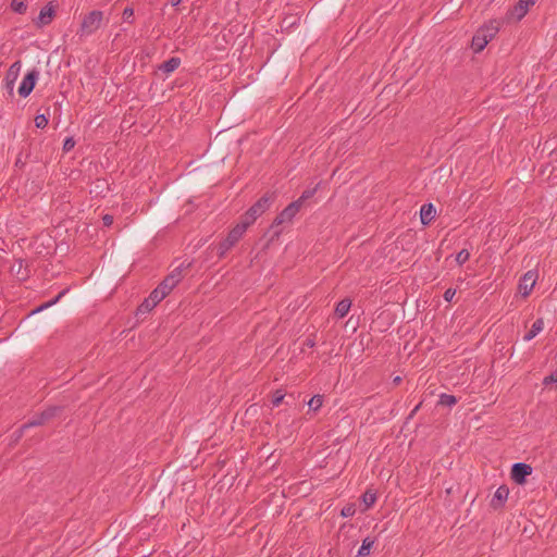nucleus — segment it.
<instances>
[{
    "label": "nucleus",
    "mask_w": 557,
    "mask_h": 557,
    "mask_svg": "<svg viewBox=\"0 0 557 557\" xmlns=\"http://www.w3.org/2000/svg\"><path fill=\"white\" fill-rule=\"evenodd\" d=\"M457 401H458V399L456 396L449 395V394H442L440 396L438 404L442 406L451 407V406L456 405Z\"/></svg>",
    "instance_id": "obj_29"
},
{
    "label": "nucleus",
    "mask_w": 557,
    "mask_h": 557,
    "mask_svg": "<svg viewBox=\"0 0 557 557\" xmlns=\"http://www.w3.org/2000/svg\"><path fill=\"white\" fill-rule=\"evenodd\" d=\"M25 165V162L22 161L21 156L16 159L15 166L23 168Z\"/></svg>",
    "instance_id": "obj_43"
},
{
    "label": "nucleus",
    "mask_w": 557,
    "mask_h": 557,
    "mask_svg": "<svg viewBox=\"0 0 557 557\" xmlns=\"http://www.w3.org/2000/svg\"><path fill=\"white\" fill-rule=\"evenodd\" d=\"M356 513V507L354 504H347L341 510V516L344 518L352 517Z\"/></svg>",
    "instance_id": "obj_32"
},
{
    "label": "nucleus",
    "mask_w": 557,
    "mask_h": 557,
    "mask_svg": "<svg viewBox=\"0 0 557 557\" xmlns=\"http://www.w3.org/2000/svg\"><path fill=\"white\" fill-rule=\"evenodd\" d=\"M536 0H519L509 11L508 15L516 21H520L525 16L529 8L533 5Z\"/></svg>",
    "instance_id": "obj_8"
},
{
    "label": "nucleus",
    "mask_w": 557,
    "mask_h": 557,
    "mask_svg": "<svg viewBox=\"0 0 557 557\" xmlns=\"http://www.w3.org/2000/svg\"><path fill=\"white\" fill-rule=\"evenodd\" d=\"M436 215V209L433 203H424L420 210V220L423 225H429Z\"/></svg>",
    "instance_id": "obj_15"
},
{
    "label": "nucleus",
    "mask_w": 557,
    "mask_h": 557,
    "mask_svg": "<svg viewBox=\"0 0 557 557\" xmlns=\"http://www.w3.org/2000/svg\"><path fill=\"white\" fill-rule=\"evenodd\" d=\"M166 296L161 293L158 287H156L147 297L154 306H157L161 300H163Z\"/></svg>",
    "instance_id": "obj_31"
},
{
    "label": "nucleus",
    "mask_w": 557,
    "mask_h": 557,
    "mask_svg": "<svg viewBox=\"0 0 557 557\" xmlns=\"http://www.w3.org/2000/svg\"><path fill=\"white\" fill-rule=\"evenodd\" d=\"M103 21V12L94 10L84 16L78 33L83 35H91L101 27Z\"/></svg>",
    "instance_id": "obj_4"
},
{
    "label": "nucleus",
    "mask_w": 557,
    "mask_h": 557,
    "mask_svg": "<svg viewBox=\"0 0 557 557\" xmlns=\"http://www.w3.org/2000/svg\"><path fill=\"white\" fill-rule=\"evenodd\" d=\"M285 398V394L282 392V389H276L272 397V404L273 406L277 407L280 406Z\"/></svg>",
    "instance_id": "obj_35"
},
{
    "label": "nucleus",
    "mask_w": 557,
    "mask_h": 557,
    "mask_svg": "<svg viewBox=\"0 0 557 557\" xmlns=\"http://www.w3.org/2000/svg\"><path fill=\"white\" fill-rule=\"evenodd\" d=\"M275 198L276 194L274 191H267L242 215L240 222L249 227L271 207Z\"/></svg>",
    "instance_id": "obj_1"
},
{
    "label": "nucleus",
    "mask_w": 557,
    "mask_h": 557,
    "mask_svg": "<svg viewBox=\"0 0 557 557\" xmlns=\"http://www.w3.org/2000/svg\"><path fill=\"white\" fill-rule=\"evenodd\" d=\"M181 2L182 0H170L172 7H177Z\"/></svg>",
    "instance_id": "obj_44"
},
{
    "label": "nucleus",
    "mask_w": 557,
    "mask_h": 557,
    "mask_svg": "<svg viewBox=\"0 0 557 557\" xmlns=\"http://www.w3.org/2000/svg\"><path fill=\"white\" fill-rule=\"evenodd\" d=\"M75 146V140L73 137H66L63 141V151L69 152L71 151Z\"/></svg>",
    "instance_id": "obj_37"
},
{
    "label": "nucleus",
    "mask_w": 557,
    "mask_h": 557,
    "mask_svg": "<svg viewBox=\"0 0 557 557\" xmlns=\"http://www.w3.org/2000/svg\"><path fill=\"white\" fill-rule=\"evenodd\" d=\"M400 382H401V377H400V376H396V377L394 379V383H395V384H399Z\"/></svg>",
    "instance_id": "obj_45"
},
{
    "label": "nucleus",
    "mask_w": 557,
    "mask_h": 557,
    "mask_svg": "<svg viewBox=\"0 0 557 557\" xmlns=\"http://www.w3.org/2000/svg\"><path fill=\"white\" fill-rule=\"evenodd\" d=\"M421 405H422V403H419V404H418V405L412 409V411L410 412V414H409L408 419L412 418V417L417 413V411L420 409Z\"/></svg>",
    "instance_id": "obj_42"
},
{
    "label": "nucleus",
    "mask_w": 557,
    "mask_h": 557,
    "mask_svg": "<svg viewBox=\"0 0 557 557\" xmlns=\"http://www.w3.org/2000/svg\"><path fill=\"white\" fill-rule=\"evenodd\" d=\"M113 221H114V219H113V215H111V214H104L102 216V223L106 227H110L113 224Z\"/></svg>",
    "instance_id": "obj_39"
},
{
    "label": "nucleus",
    "mask_w": 557,
    "mask_h": 557,
    "mask_svg": "<svg viewBox=\"0 0 557 557\" xmlns=\"http://www.w3.org/2000/svg\"><path fill=\"white\" fill-rule=\"evenodd\" d=\"M362 502L366 506V509L372 507L376 502V493L372 492L371 490L366 491L362 495Z\"/></svg>",
    "instance_id": "obj_27"
},
{
    "label": "nucleus",
    "mask_w": 557,
    "mask_h": 557,
    "mask_svg": "<svg viewBox=\"0 0 557 557\" xmlns=\"http://www.w3.org/2000/svg\"><path fill=\"white\" fill-rule=\"evenodd\" d=\"M553 383H557V371L552 372L549 375L545 376L543 380V385L547 386ZM557 387V385H556Z\"/></svg>",
    "instance_id": "obj_38"
},
{
    "label": "nucleus",
    "mask_w": 557,
    "mask_h": 557,
    "mask_svg": "<svg viewBox=\"0 0 557 557\" xmlns=\"http://www.w3.org/2000/svg\"><path fill=\"white\" fill-rule=\"evenodd\" d=\"M543 329H544V320H543V318H537L533 322L530 331L524 335V341L529 342V341L533 339L540 332H542Z\"/></svg>",
    "instance_id": "obj_19"
},
{
    "label": "nucleus",
    "mask_w": 557,
    "mask_h": 557,
    "mask_svg": "<svg viewBox=\"0 0 557 557\" xmlns=\"http://www.w3.org/2000/svg\"><path fill=\"white\" fill-rule=\"evenodd\" d=\"M11 271L15 273L18 281H26L30 276V271L28 270V267H24V260L18 259L14 262V264L11 267Z\"/></svg>",
    "instance_id": "obj_14"
},
{
    "label": "nucleus",
    "mask_w": 557,
    "mask_h": 557,
    "mask_svg": "<svg viewBox=\"0 0 557 557\" xmlns=\"http://www.w3.org/2000/svg\"><path fill=\"white\" fill-rule=\"evenodd\" d=\"M488 39H486V35L484 34V30H481L480 28L476 30L474 36L472 37L471 48L475 53L481 52L486 45L488 44Z\"/></svg>",
    "instance_id": "obj_13"
},
{
    "label": "nucleus",
    "mask_w": 557,
    "mask_h": 557,
    "mask_svg": "<svg viewBox=\"0 0 557 557\" xmlns=\"http://www.w3.org/2000/svg\"><path fill=\"white\" fill-rule=\"evenodd\" d=\"M29 429V426H26V423L21 425L13 434H12V441L10 443V446L16 445L21 438L24 435V432Z\"/></svg>",
    "instance_id": "obj_30"
},
{
    "label": "nucleus",
    "mask_w": 557,
    "mask_h": 557,
    "mask_svg": "<svg viewBox=\"0 0 557 557\" xmlns=\"http://www.w3.org/2000/svg\"><path fill=\"white\" fill-rule=\"evenodd\" d=\"M532 467L528 463H513L510 471V478L518 485H523L527 482V478L532 473Z\"/></svg>",
    "instance_id": "obj_6"
},
{
    "label": "nucleus",
    "mask_w": 557,
    "mask_h": 557,
    "mask_svg": "<svg viewBox=\"0 0 557 557\" xmlns=\"http://www.w3.org/2000/svg\"><path fill=\"white\" fill-rule=\"evenodd\" d=\"M11 9L18 14L25 13L27 10V0H12Z\"/></svg>",
    "instance_id": "obj_28"
},
{
    "label": "nucleus",
    "mask_w": 557,
    "mask_h": 557,
    "mask_svg": "<svg viewBox=\"0 0 557 557\" xmlns=\"http://www.w3.org/2000/svg\"><path fill=\"white\" fill-rule=\"evenodd\" d=\"M323 405V396L322 395H314L313 397L310 398V400L308 401V407H309V410L315 412L318 411Z\"/></svg>",
    "instance_id": "obj_26"
},
{
    "label": "nucleus",
    "mask_w": 557,
    "mask_h": 557,
    "mask_svg": "<svg viewBox=\"0 0 557 557\" xmlns=\"http://www.w3.org/2000/svg\"><path fill=\"white\" fill-rule=\"evenodd\" d=\"M455 295H456V289L448 288L444 293V299L446 301H451Z\"/></svg>",
    "instance_id": "obj_40"
},
{
    "label": "nucleus",
    "mask_w": 557,
    "mask_h": 557,
    "mask_svg": "<svg viewBox=\"0 0 557 557\" xmlns=\"http://www.w3.org/2000/svg\"><path fill=\"white\" fill-rule=\"evenodd\" d=\"M123 21L129 24L134 23V9L132 7H126L122 14Z\"/></svg>",
    "instance_id": "obj_34"
},
{
    "label": "nucleus",
    "mask_w": 557,
    "mask_h": 557,
    "mask_svg": "<svg viewBox=\"0 0 557 557\" xmlns=\"http://www.w3.org/2000/svg\"><path fill=\"white\" fill-rule=\"evenodd\" d=\"M470 258V252L467 250V249H462L460 250L457 256H456V262L459 264V265H462L463 263H466Z\"/></svg>",
    "instance_id": "obj_33"
},
{
    "label": "nucleus",
    "mask_w": 557,
    "mask_h": 557,
    "mask_svg": "<svg viewBox=\"0 0 557 557\" xmlns=\"http://www.w3.org/2000/svg\"><path fill=\"white\" fill-rule=\"evenodd\" d=\"M301 208L298 202H290L286 208H284L273 220L272 224L268 230V234H270V242L277 239L282 233V230L278 227L283 223H289L293 221L294 216L299 212Z\"/></svg>",
    "instance_id": "obj_2"
},
{
    "label": "nucleus",
    "mask_w": 557,
    "mask_h": 557,
    "mask_svg": "<svg viewBox=\"0 0 557 557\" xmlns=\"http://www.w3.org/2000/svg\"><path fill=\"white\" fill-rule=\"evenodd\" d=\"M22 63L20 60L15 61L7 71L4 82H5V88L8 89L9 94L12 96L14 90V84L20 75Z\"/></svg>",
    "instance_id": "obj_9"
},
{
    "label": "nucleus",
    "mask_w": 557,
    "mask_h": 557,
    "mask_svg": "<svg viewBox=\"0 0 557 557\" xmlns=\"http://www.w3.org/2000/svg\"><path fill=\"white\" fill-rule=\"evenodd\" d=\"M319 185L320 184H317L314 187L307 188L306 190H304L301 196L297 200H295V202H298L299 207L301 208L307 200L311 199L314 196V194L318 190Z\"/></svg>",
    "instance_id": "obj_24"
},
{
    "label": "nucleus",
    "mask_w": 557,
    "mask_h": 557,
    "mask_svg": "<svg viewBox=\"0 0 557 557\" xmlns=\"http://www.w3.org/2000/svg\"><path fill=\"white\" fill-rule=\"evenodd\" d=\"M508 495H509L508 486L500 485L494 493V496L490 503L491 508H493L494 510L502 509L505 506Z\"/></svg>",
    "instance_id": "obj_11"
},
{
    "label": "nucleus",
    "mask_w": 557,
    "mask_h": 557,
    "mask_svg": "<svg viewBox=\"0 0 557 557\" xmlns=\"http://www.w3.org/2000/svg\"><path fill=\"white\" fill-rule=\"evenodd\" d=\"M305 346L309 347V348H312L315 346V339H314V335H310L306 338L305 343H304Z\"/></svg>",
    "instance_id": "obj_41"
},
{
    "label": "nucleus",
    "mask_w": 557,
    "mask_h": 557,
    "mask_svg": "<svg viewBox=\"0 0 557 557\" xmlns=\"http://www.w3.org/2000/svg\"><path fill=\"white\" fill-rule=\"evenodd\" d=\"M54 16H55V9L52 5V3L50 2L40 10V13L35 23L38 27H42V26L50 24Z\"/></svg>",
    "instance_id": "obj_12"
},
{
    "label": "nucleus",
    "mask_w": 557,
    "mask_h": 557,
    "mask_svg": "<svg viewBox=\"0 0 557 557\" xmlns=\"http://www.w3.org/2000/svg\"><path fill=\"white\" fill-rule=\"evenodd\" d=\"M499 22L496 20L490 21L487 24L480 27L481 30H484L486 35V39L491 41L499 30Z\"/></svg>",
    "instance_id": "obj_17"
},
{
    "label": "nucleus",
    "mask_w": 557,
    "mask_h": 557,
    "mask_svg": "<svg viewBox=\"0 0 557 557\" xmlns=\"http://www.w3.org/2000/svg\"><path fill=\"white\" fill-rule=\"evenodd\" d=\"M535 285V273L528 271L519 281L518 289L523 297H527L532 292Z\"/></svg>",
    "instance_id": "obj_10"
},
{
    "label": "nucleus",
    "mask_w": 557,
    "mask_h": 557,
    "mask_svg": "<svg viewBox=\"0 0 557 557\" xmlns=\"http://www.w3.org/2000/svg\"><path fill=\"white\" fill-rule=\"evenodd\" d=\"M350 307L351 300L348 298H344L336 305L334 313L338 319H342L347 315Z\"/></svg>",
    "instance_id": "obj_18"
},
{
    "label": "nucleus",
    "mask_w": 557,
    "mask_h": 557,
    "mask_svg": "<svg viewBox=\"0 0 557 557\" xmlns=\"http://www.w3.org/2000/svg\"><path fill=\"white\" fill-rule=\"evenodd\" d=\"M39 72L36 69L29 71L23 78L20 87L18 95L23 98H26L34 90L36 83L38 81Z\"/></svg>",
    "instance_id": "obj_7"
},
{
    "label": "nucleus",
    "mask_w": 557,
    "mask_h": 557,
    "mask_svg": "<svg viewBox=\"0 0 557 557\" xmlns=\"http://www.w3.org/2000/svg\"><path fill=\"white\" fill-rule=\"evenodd\" d=\"M181 65V59L177 57H172L169 60L164 61L159 65V70L164 74H170L174 72Z\"/></svg>",
    "instance_id": "obj_16"
},
{
    "label": "nucleus",
    "mask_w": 557,
    "mask_h": 557,
    "mask_svg": "<svg viewBox=\"0 0 557 557\" xmlns=\"http://www.w3.org/2000/svg\"><path fill=\"white\" fill-rule=\"evenodd\" d=\"M156 306L148 298H145L144 301L138 306L136 310V315L140 317L148 312H150Z\"/></svg>",
    "instance_id": "obj_25"
},
{
    "label": "nucleus",
    "mask_w": 557,
    "mask_h": 557,
    "mask_svg": "<svg viewBox=\"0 0 557 557\" xmlns=\"http://www.w3.org/2000/svg\"><path fill=\"white\" fill-rule=\"evenodd\" d=\"M176 285L177 283H175L172 277L166 275L157 287L161 293L168 296Z\"/></svg>",
    "instance_id": "obj_21"
},
{
    "label": "nucleus",
    "mask_w": 557,
    "mask_h": 557,
    "mask_svg": "<svg viewBox=\"0 0 557 557\" xmlns=\"http://www.w3.org/2000/svg\"><path fill=\"white\" fill-rule=\"evenodd\" d=\"M247 228L245 224L239 222L228 232L227 236L216 247V256L219 259L225 257L227 251L239 242Z\"/></svg>",
    "instance_id": "obj_3"
},
{
    "label": "nucleus",
    "mask_w": 557,
    "mask_h": 557,
    "mask_svg": "<svg viewBox=\"0 0 557 557\" xmlns=\"http://www.w3.org/2000/svg\"><path fill=\"white\" fill-rule=\"evenodd\" d=\"M375 541L371 537H366L363 541H362V544L360 546V548L358 549V553H357V557H366L368 555H370V552L374 545Z\"/></svg>",
    "instance_id": "obj_20"
},
{
    "label": "nucleus",
    "mask_w": 557,
    "mask_h": 557,
    "mask_svg": "<svg viewBox=\"0 0 557 557\" xmlns=\"http://www.w3.org/2000/svg\"><path fill=\"white\" fill-rule=\"evenodd\" d=\"M63 409L62 406H50L41 412L34 414L33 418L26 422V426L35 428L44 425L51 419L60 416Z\"/></svg>",
    "instance_id": "obj_5"
},
{
    "label": "nucleus",
    "mask_w": 557,
    "mask_h": 557,
    "mask_svg": "<svg viewBox=\"0 0 557 557\" xmlns=\"http://www.w3.org/2000/svg\"><path fill=\"white\" fill-rule=\"evenodd\" d=\"M69 292V288H65L63 290H61L53 299L40 305L39 307H37L35 310H33V313L35 312H39V311H42L53 305H55L57 302L60 301V299Z\"/></svg>",
    "instance_id": "obj_23"
},
{
    "label": "nucleus",
    "mask_w": 557,
    "mask_h": 557,
    "mask_svg": "<svg viewBox=\"0 0 557 557\" xmlns=\"http://www.w3.org/2000/svg\"><path fill=\"white\" fill-rule=\"evenodd\" d=\"M48 116H46L45 114H38L35 117V125L38 128H45L48 125Z\"/></svg>",
    "instance_id": "obj_36"
},
{
    "label": "nucleus",
    "mask_w": 557,
    "mask_h": 557,
    "mask_svg": "<svg viewBox=\"0 0 557 557\" xmlns=\"http://www.w3.org/2000/svg\"><path fill=\"white\" fill-rule=\"evenodd\" d=\"M191 265L190 262H188L187 264H185L184 262L181 263L178 267H176L175 269H173L171 271L170 274H168L169 277H172V280H174L175 283H180L183 278V270L184 269H188L189 267Z\"/></svg>",
    "instance_id": "obj_22"
}]
</instances>
